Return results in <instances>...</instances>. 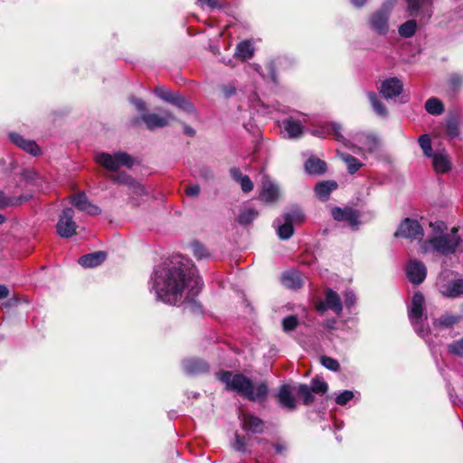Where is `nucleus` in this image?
Masks as SVG:
<instances>
[{"label": "nucleus", "mask_w": 463, "mask_h": 463, "mask_svg": "<svg viewBox=\"0 0 463 463\" xmlns=\"http://www.w3.org/2000/svg\"><path fill=\"white\" fill-rule=\"evenodd\" d=\"M196 269L186 260L171 261L161 275H156L154 288L157 297L164 302L176 305L182 298L186 287L194 285Z\"/></svg>", "instance_id": "nucleus-1"}, {"label": "nucleus", "mask_w": 463, "mask_h": 463, "mask_svg": "<svg viewBox=\"0 0 463 463\" xmlns=\"http://www.w3.org/2000/svg\"><path fill=\"white\" fill-rule=\"evenodd\" d=\"M216 379L225 384V389L233 392L250 402L260 403L266 401L269 388L266 382L259 383L255 387L252 380L241 373L221 370L215 373Z\"/></svg>", "instance_id": "nucleus-2"}, {"label": "nucleus", "mask_w": 463, "mask_h": 463, "mask_svg": "<svg viewBox=\"0 0 463 463\" xmlns=\"http://www.w3.org/2000/svg\"><path fill=\"white\" fill-rule=\"evenodd\" d=\"M392 9V4L383 3L379 9L374 11L368 19L371 30L379 35H385L389 31V20Z\"/></svg>", "instance_id": "nucleus-3"}, {"label": "nucleus", "mask_w": 463, "mask_h": 463, "mask_svg": "<svg viewBox=\"0 0 463 463\" xmlns=\"http://www.w3.org/2000/svg\"><path fill=\"white\" fill-rule=\"evenodd\" d=\"M97 162L109 171H118L122 165L132 167L134 165L132 156L126 152H118L114 155L100 153L97 156Z\"/></svg>", "instance_id": "nucleus-4"}, {"label": "nucleus", "mask_w": 463, "mask_h": 463, "mask_svg": "<svg viewBox=\"0 0 463 463\" xmlns=\"http://www.w3.org/2000/svg\"><path fill=\"white\" fill-rule=\"evenodd\" d=\"M460 241L461 239L458 235L449 234L433 236L428 240V242L432 246L434 250L444 256L454 254Z\"/></svg>", "instance_id": "nucleus-5"}, {"label": "nucleus", "mask_w": 463, "mask_h": 463, "mask_svg": "<svg viewBox=\"0 0 463 463\" xmlns=\"http://www.w3.org/2000/svg\"><path fill=\"white\" fill-rule=\"evenodd\" d=\"M74 210L66 207L62 210L56 224V232L61 238H71L77 233L78 225L74 222Z\"/></svg>", "instance_id": "nucleus-6"}, {"label": "nucleus", "mask_w": 463, "mask_h": 463, "mask_svg": "<svg viewBox=\"0 0 463 463\" xmlns=\"http://www.w3.org/2000/svg\"><path fill=\"white\" fill-rule=\"evenodd\" d=\"M424 236L423 228L417 220L405 218L400 223L397 231L394 232L396 238H405L410 240L421 241Z\"/></svg>", "instance_id": "nucleus-7"}, {"label": "nucleus", "mask_w": 463, "mask_h": 463, "mask_svg": "<svg viewBox=\"0 0 463 463\" xmlns=\"http://www.w3.org/2000/svg\"><path fill=\"white\" fill-rule=\"evenodd\" d=\"M331 214L335 221L345 222L352 228H357L361 223L360 211L349 206L344 208L335 206L332 208Z\"/></svg>", "instance_id": "nucleus-8"}, {"label": "nucleus", "mask_w": 463, "mask_h": 463, "mask_svg": "<svg viewBox=\"0 0 463 463\" xmlns=\"http://www.w3.org/2000/svg\"><path fill=\"white\" fill-rule=\"evenodd\" d=\"M175 119V116L168 110H165L162 116L156 113H144L143 122L148 130L168 126Z\"/></svg>", "instance_id": "nucleus-9"}, {"label": "nucleus", "mask_w": 463, "mask_h": 463, "mask_svg": "<svg viewBox=\"0 0 463 463\" xmlns=\"http://www.w3.org/2000/svg\"><path fill=\"white\" fill-rule=\"evenodd\" d=\"M71 203L80 212H85L90 215H99L101 209L93 204L84 192L72 194L69 197Z\"/></svg>", "instance_id": "nucleus-10"}, {"label": "nucleus", "mask_w": 463, "mask_h": 463, "mask_svg": "<svg viewBox=\"0 0 463 463\" xmlns=\"http://www.w3.org/2000/svg\"><path fill=\"white\" fill-rule=\"evenodd\" d=\"M275 398L277 399V402L281 408L289 411H295L297 409L298 403L295 397L293 396L292 387L290 384H281L275 394Z\"/></svg>", "instance_id": "nucleus-11"}, {"label": "nucleus", "mask_w": 463, "mask_h": 463, "mask_svg": "<svg viewBox=\"0 0 463 463\" xmlns=\"http://www.w3.org/2000/svg\"><path fill=\"white\" fill-rule=\"evenodd\" d=\"M203 282L201 278H197L194 280V285L191 286L187 296L184 299V309L188 313L200 314L202 313L201 304L194 299L202 289Z\"/></svg>", "instance_id": "nucleus-12"}, {"label": "nucleus", "mask_w": 463, "mask_h": 463, "mask_svg": "<svg viewBox=\"0 0 463 463\" xmlns=\"http://www.w3.org/2000/svg\"><path fill=\"white\" fill-rule=\"evenodd\" d=\"M406 274L411 283L419 285L424 281L427 269L423 262L413 260L409 261L406 267Z\"/></svg>", "instance_id": "nucleus-13"}, {"label": "nucleus", "mask_w": 463, "mask_h": 463, "mask_svg": "<svg viewBox=\"0 0 463 463\" xmlns=\"http://www.w3.org/2000/svg\"><path fill=\"white\" fill-rule=\"evenodd\" d=\"M241 421V428L245 431H249L252 434H262L265 431L266 426L264 420L252 413H243Z\"/></svg>", "instance_id": "nucleus-14"}, {"label": "nucleus", "mask_w": 463, "mask_h": 463, "mask_svg": "<svg viewBox=\"0 0 463 463\" xmlns=\"http://www.w3.org/2000/svg\"><path fill=\"white\" fill-rule=\"evenodd\" d=\"M425 298L420 291L413 293L411 298V306L409 309L408 316L412 324H418L421 320L424 313Z\"/></svg>", "instance_id": "nucleus-15"}, {"label": "nucleus", "mask_w": 463, "mask_h": 463, "mask_svg": "<svg viewBox=\"0 0 463 463\" xmlns=\"http://www.w3.org/2000/svg\"><path fill=\"white\" fill-rule=\"evenodd\" d=\"M403 84L397 77H392L384 80L380 88V92L386 99L396 98L402 94Z\"/></svg>", "instance_id": "nucleus-16"}, {"label": "nucleus", "mask_w": 463, "mask_h": 463, "mask_svg": "<svg viewBox=\"0 0 463 463\" xmlns=\"http://www.w3.org/2000/svg\"><path fill=\"white\" fill-rule=\"evenodd\" d=\"M9 138L14 145L33 156H38L42 154L40 146L34 140L25 139L23 136L15 132L10 133Z\"/></svg>", "instance_id": "nucleus-17"}, {"label": "nucleus", "mask_w": 463, "mask_h": 463, "mask_svg": "<svg viewBox=\"0 0 463 463\" xmlns=\"http://www.w3.org/2000/svg\"><path fill=\"white\" fill-rule=\"evenodd\" d=\"M107 259V253L103 250L81 256L78 262L83 268H95L101 265Z\"/></svg>", "instance_id": "nucleus-18"}, {"label": "nucleus", "mask_w": 463, "mask_h": 463, "mask_svg": "<svg viewBox=\"0 0 463 463\" xmlns=\"http://www.w3.org/2000/svg\"><path fill=\"white\" fill-rule=\"evenodd\" d=\"M32 194H21L19 196H8L5 192L0 191V210L7 207H15L24 204L31 200Z\"/></svg>", "instance_id": "nucleus-19"}, {"label": "nucleus", "mask_w": 463, "mask_h": 463, "mask_svg": "<svg viewBox=\"0 0 463 463\" xmlns=\"http://www.w3.org/2000/svg\"><path fill=\"white\" fill-rule=\"evenodd\" d=\"M441 294L448 298H458L463 296V279H455L444 285Z\"/></svg>", "instance_id": "nucleus-20"}, {"label": "nucleus", "mask_w": 463, "mask_h": 463, "mask_svg": "<svg viewBox=\"0 0 463 463\" xmlns=\"http://www.w3.org/2000/svg\"><path fill=\"white\" fill-rule=\"evenodd\" d=\"M305 170L310 175H323L326 172V163L317 156H310L305 162Z\"/></svg>", "instance_id": "nucleus-21"}, {"label": "nucleus", "mask_w": 463, "mask_h": 463, "mask_svg": "<svg viewBox=\"0 0 463 463\" xmlns=\"http://www.w3.org/2000/svg\"><path fill=\"white\" fill-rule=\"evenodd\" d=\"M338 184L335 181H321L315 185L314 191L320 200L328 199L329 194L337 188Z\"/></svg>", "instance_id": "nucleus-22"}, {"label": "nucleus", "mask_w": 463, "mask_h": 463, "mask_svg": "<svg viewBox=\"0 0 463 463\" xmlns=\"http://www.w3.org/2000/svg\"><path fill=\"white\" fill-rule=\"evenodd\" d=\"M326 302L329 309L333 310L335 314H341L343 310V304L339 295L331 288L326 290Z\"/></svg>", "instance_id": "nucleus-23"}, {"label": "nucleus", "mask_w": 463, "mask_h": 463, "mask_svg": "<svg viewBox=\"0 0 463 463\" xmlns=\"http://www.w3.org/2000/svg\"><path fill=\"white\" fill-rule=\"evenodd\" d=\"M184 368L189 373L196 374L207 373L210 366L204 360L190 359L185 362Z\"/></svg>", "instance_id": "nucleus-24"}, {"label": "nucleus", "mask_w": 463, "mask_h": 463, "mask_svg": "<svg viewBox=\"0 0 463 463\" xmlns=\"http://www.w3.org/2000/svg\"><path fill=\"white\" fill-rule=\"evenodd\" d=\"M460 320L459 315H452V314H443L439 318L435 319L433 322V326L435 327L446 329L450 328L454 325L458 324Z\"/></svg>", "instance_id": "nucleus-25"}, {"label": "nucleus", "mask_w": 463, "mask_h": 463, "mask_svg": "<svg viewBox=\"0 0 463 463\" xmlns=\"http://www.w3.org/2000/svg\"><path fill=\"white\" fill-rule=\"evenodd\" d=\"M431 157H433V167L437 173L444 174L450 170L451 164L447 156L434 154Z\"/></svg>", "instance_id": "nucleus-26"}, {"label": "nucleus", "mask_w": 463, "mask_h": 463, "mask_svg": "<svg viewBox=\"0 0 463 463\" xmlns=\"http://www.w3.org/2000/svg\"><path fill=\"white\" fill-rule=\"evenodd\" d=\"M262 201L266 203H273L279 197V188L276 184L269 183L264 184L262 191L260 194Z\"/></svg>", "instance_id": "nucleus-27"}, {"label": "nucleus", "mask_w": 463, "mask_h": 463, "mask_svg": "<svg viewBox=\"0 0 463 463\" xmlns=\"http://www.w3.org/2000/svg\"><path fill=\"white\" fill-rule=\"evenodd\" d=\"M282 283L288 288H300L303 285L300 276L294 271H288L283 274Z\"/></svg>", "instance_id": "nucleus-28"}, {"label": "nucleus", "mask_w": 463, "mask_h": 463, "mask_svg": "<svg viewBox=\"0 0 463 463\" xmlns=\"http://www.w3.org/2000/svg\"><path fill=\"white\" fill-rule=\"evenodd\" d=\"M297 395L302 399V402L306 406H310L315 402V397L310 391L308 384L300 383L296 389Z\"/></svg>", "instance_id": "nucleus-29"}, {"label": "nucleus", "mask_w": 463, "mask_h": 463, "mask_svg": "<svg viewBox=\"0 0 463 463\" xmlns=\"http://www.w3.org/2000/svg\"><path fill=\"white\" fill-rule=\"evenodd\" d=\"M310 391L313 394L324 395L328 392V384L327 383L318 375L313 377L310 381Z\"/></svg>", "instance_id": "nucleus-30"}, {"label": "nucleus", "mask_w": 463, "mask_h": 463, "mask_svg": "<svg viewBox=\"0 0 463 463\" xmlns=\"http://www.w3.org/2000/svg\"><path fill=\"white\" fill-rule=\"evenodd\" d=\"M22 177L29 184L34 185L38 188H43V184L44 183L43 178L34 171L33 169H24L22 172Z\"/></svg>", "instance_id": "nucleus-31"}, {"label": "nucleus", "mask_w": 463, "mask_h": 463, "mask_svg": "<svg viewBox=\"0 0 463 463\" xmlns=\"http://www.w3.org/2000/svg\"><path fill=\"white\" fill-rule=\"evenodd\" d=\"M170 103L187 113L194 112V105L185 97L181 96L178 92L174 94Z\"/></svg>", "instance_id": "nucleus-32"}, {"label": "nucleus", "mask_w": 463, "mask_h": 463, "mask_svg": "<svg viewBox=\"0 0 463 463\" xmlns=\"http://www.w3.org/2000/svg\"><path fill=\"white\" fill-rule=\"evenodd\" d=\"M284 128L290 137H298L303 133V126L299 120L291 118L285 120Z\"/></svg>", "instance_id": "nucleus-33"}, {"label": "nucleus", "mask_w": 463, "mask_h": 463, "mask_svg": "<svg viewBox=\"0 0 463 463\" xmlns=\"http://www.w3.org/2000/svg\"><path fill=\"white\" fill-rule=\"evenodd\" d=\"M368 99L373 109V110L378 114L379 116H387L388 110L384 104L380 100L377 94L373 91H369L367 93Z\"/></svg>", "instance_id": "nucleus-34"}, {"label": "nucleus", "mask_w": 463, "mask_h": 463, "mask_svg": "<svg viewBox=\"0 0 463 463\" xmlns=\"http://www.w3.org/2000/svg\"><path fill=\"white\" fill-rule=\"evenodd\" d=\"M425 109L431 115H440L444 111V105L439 99L431 97L425 102Z\"/></svg>", "instance_id": "nucleus-35"}, {"label": "nucleus", "mask_w": 463, "mask_h": 463, "mask_svg": "<svg viewBox=\"0 0 463 463\" xmlns=\"http://www.w3.org/2000/svg\"><path fill=\"white\" fill-rule=\"evenodd\" d=\"M259 215V213L253 208H248L241 211L237 221L241 225L246 226L251 223Z\"/></svg>", "instance_id": "nucleus-36"}, {"label": "nucleus", "mask_w": 463, "mask_h": 463, "mask_svg": "<svg viewBox=\"0 0 463 463\" xmlns=\"http://www.w3.org/2000/svg\"><path fill=\"white\" fill-rule=\"evenodd\" d=\"M417 30V22L414 19L408 20L399 26L398 33L402 37L410 38L413 36Z\"/></svg>", "instance_id": "nucleus-37"}, {"label": "nucleus", "mask_w": 463, "mask_h": 463, "mask_svg": "<svg viewBox=\"0 0 463 463\" xmlns=\"http://www.w3.org/2000/svg\"><path fill=\"white\" fill-rule=\"evenodd\" d=\"M236 56L247 60L253 56V49L248 41L241 42L236 47Z\"/></svg>", "instance_id": "nucleus-38"}, {"label": "nucleus", "mask_w": 463, "mask_h": 463, "mask_svg": "<svg viewBox=\"0 0 463 463\" xmlns=\"http://www.w3.org/2000/svg\"><path fill=\"white\" fill-rule=\"evenodd\" d=\"M284 220H287L291 224L294 222H303L305 220L304 211L299 207H293L290 212L284 214Z\"/></svg>", "instance_id": "nucleus-39"}, {"label": "nucleus", "mask_w": 463, "mask_h": 463, "mask_svg": "<svg viewBox=\"0 0 463 463\" xmlns=\"http://www.w3.org/2000/svg\"><path fill=\"white\" fill-rule=\"evenodd\" d=\"M342 158L346 164L347 171L350 175H354L363 166L359 159L350 154L343 155Z\"/></svg>", "instance_id": "nucleus-40"}, {"label": "nucleus", "mask_w": 463, "mask_h": 463, "mask_svg": "<svg viewBox=\"0 0 463 463\" xmlns=\"http://www.w3.org/2000/svg\"><path fill=\"white\" fill-rule=\"evenodd\" d=\"M408 4L407 11L410 16H417L420 10L429 3L431 5V0H406Z\"/></svg>", "instance_id": "nucleus-41"}, {"label": "nucleus", "mask_w": 463, "mask_h": 463, "mask_svg": "<svg viewBox=\"0 0 463 463\" xmlns=\"http://www.w3.org/2000/svg\"><path fill=\"white\" fill-rule=\"evenodd\" d=\"M277 233L280 240H288L294 234L293 224L285 220V222L278 228Z\"/></svg>", "instance_id": "nucleus-42"}, {"label": "nucleus", "mask_w": 463, "mask_h": 463, "mask_svg": "<svg viewBox=\"0 0 463 463\" xmlns=\"http://www.w3.org/2000/svg\"><path fill=\"white\" fill-rule=\"evenodd\" d=\"M299 324L298 317L296 315H289L283 318L282 328L286 333L295 331Z\"/></svg>", "instance_id": "nucleus-43"}, {"label": "nucleus", "mask_w": 463, "mask_h": 463, "mask_svg": "<svg viewBox=\"0 0 463 463\" xmlns=\"http://www.w3.org/2000/svg\"><path fill=\"white\" fill-rule=\"evenodd\" d=\"M419 145L423 151L424 156L431 157L434 154L432 153L431 140L429 135L423 134L420 136L418 139Z\"/></svg>", "instance_id": "nucleus-44"}, {"label": "nucleus", "mask_w": 463, "mask_h": 463, "mask_svg": "<svg viewBox=\"0 0 463 463\" xmlns=\"http://www.w3.org/2000/svg\"><path fill=\"white\" fill-rule=\"evenodd\" d=\"M125 186L128 187L130 194L139 196L144 195L146 194L145 187L132 175L130 177V180L128 181Z\"/></svg>", "instance_id": "nucleus-45"}, {"label": "nucleus", "mask_w": 463, "mask_h": 463, "mask_svg": "<svg viewBox=\"0 0 463 463\" xmlns=\"http://www.w3.org/2000/svg\"><path fill=\"white\" fill-rule=\"evenodd\" d=\"M191 248L194 256L197 260H202L204 258H208L210 256V253L208 252L207 249L199 241H193L191 243Z\"/></svg>", "instance_id": "nucleus-46"}, {"label": "nucleus", "mask_w": 463, "mask_h": 463, "mask_svg": "<svg viewBox=\"0 0 463 463\" xmlns=\"http://www.w3.org/2000/svg\"><path fill=\"white\" fill-rule=\"evenodd\" d=\"M131 175L127 174L126 172H119L114 175H109L108 178L111 180L113 183L125 186L128 180H130Z\"/></svg>", "instance_id": "nucleus-47"}, {"label": "nucleus", "mask_w": 463, "mask_h": 463, "mask_svg": "<svg viewBox=\"0 0 463 463\" xmlns=\"http://www.w3.org/2000/svg\"><path fill=\"white\" fill-rule=\"evenodd\" d=\"M448 350L454 355L463 357V337L449 344L448 345Z\"/></svg>", "instance_id": "nucleus-48"}, {"label": "nucleus", "mask_w": 463, "mask_h": 463, "mask_svg": "<svg viewBox=\"0 0 463 463\" xmlns=\"http://www.w3.org/2000/svg\"><path fill=\"white\" fill-rule=\"evenodd\" d=\"M321 364L327 369L337 372L340 369V364L336 359L329 356H322Z\"/></svg>", "instance_id": "nucleus-49"}, {"label": "nucleus", "mask_w": 463, "mask_h": 463, "mask_svg": "<svg viewBox=\"0 0 463 463\" xmlns=\"http://www.w3.org/2000/svg\"><path fill=\"white\" fill-rule=\"evenodd\" d=\"M446 134L451 138H454L458 136L459 129H458V124L457 120L450 119L447 122Z\"/></svg>", "instance_id": "nucleus-50"}, {"label": "nucleus", "mask_w": 463, "mask_h": 463, "mask_svg": "<svg viewBox=\"0 0 463 463\" xmlns=\"http://www.w3.org/2000/svg\"><path fill=\"white\" fill-rule=\"evenodd\" d=\"M155 93L156 94L157 97H159L163 100L170 103L172 97H174V94L175 92L165 90L164 87H156L155 89Z\"/></svg>", "instance_id": "nucleus-51"}, {"label": "nucleus", "mask_w": 463, "mask_h": 463, "mask_svg": "<svg viewBox=\"0 0 463 463\" xmlns=\"http://www.w3.org/2000/svg\"><path fill=\"white\" fill-rule=\"evenodd\" d=\"M354 398V392L352 391L345 390L335 398V403L341 406L345 405Z\"/></svg>", "instance_id": "nucleus-52"}, {"label": "nucleus", "mask_w": 463, "mask_h": 463, "mask_svg": "<svg viewBox=\"0 0 463 463\" xmlns=\"http://www.w3.org/2000/svg\"><path fill=\"white\" fill-rule=\"evenodd\" d=\"M331 128V135L334 136L335 139L338 142H345V137L341 133L342 127L340 124L333 122V125L330 126Z\"/></svg>", "instance_id": "nucleus-53"}, {"label": "nucleus", "mask_w": 463, "mask_h": 463, "mask_svg": "<svg viewBox=\"0 0 463 463\" xmlns=\"http://www.w3.org/2000/svg\"><path fill=\"white\" fill-rule=\"evenodd\" d=\"M234 449L240 452L246 451V438L244 436H241L238 433L235 434Z\"/></svg>", "instance_id": "nucleus-54"}, {"label": "nucleus", "mask_w": 463, "mask_h": 463, "mask_svg": "<svg viewBox=\"0 0 463 463\" xmlns=\"http://www.w3.org/2000/svg\"><path fill=\"white\" fill-rule=\"evenodd\" d=\"M241 188L243 193L248 194L253 189V183L248 175H244L243 178L239 182Z\"/></svg>", "instance_id": "nucleus-55"}, {"label": "nucleus", "mask_w": 463, "mask_h": 463, "mask_svg": "<svg viewBox=\"0 0 463 463\" xmlns=\"http://www.w3.org/2000/svg\"><path fill=\"white\" fill-rule=\"evenodd\" d=\"M364 144L367 146L369 151L373 152L377 149L379 142L376 137L369 135L366 137Z\"/></svg>", "instance_id": "nucleus-56"}, {"label": "nucleus", "mask_w": 463, "mask_h": 463, "mask_svg": "<svg viewBox=\"0 0 463 463\" xmlns=\"http://www.w3.org/2000/svg\"><path fill=\"white\" fill-rule=\"evenodd\" d=\"M344 298L346 307L350 308L355 304L356 298L352 290H346L344 294Z\"/></svg>", "instance_id": "nucleus-57"}, {"label": "nucleus", "mask_w": 463, "mask_h": 463, "mask_svg": "<svg viewBox=\"0 0 463 463\" xmlns=\"http://www.w3.org/2000/svg\"><path fill=\"white\" fill-rule=\"evenodd\" d=\"M331 125H333V122H328V123H326V124L320 126L316 130L317 135L323 137L327 135H331V128H330Z\"/></svg>", "instance_id": "nucleus-58"}, {"label": "nucleus", "mask_w": 463, "mask_h": 463, "mask_svg": "<svg viewBox=\"0 0 463 463\" xmlns=\"http://www.w3.org/2000/svg\"><path fill=\"white\" fill-rule=\"evenodd\" d=\"M201 188L198 184L186 186L184 189V193L187 196L196 197L199 195Z\"/></svg>", "instance_id": "nucleus-59"}, {"label": "nucleus", "mask_w": 463, "mask_h": 463, "mask_svg": "<svg viewBox=\"0 0 463 463\" xmlns=\"http://www.w3.org/2000/svg\"><path fill=\"white\" fill-rule=\"evenodd\" d=\"M132 103L136 106L137 109L141 112L142 114L147 113V107L146 102L141 99H133Z\"/></svg>", "instance_id": "nucleus-60"}, {"label": "nucleus", "mask_w": 463, "mask_h": 463, "mask_svg": "<svg viewBox=\"0 0 463 463\" xmlns=\"http://www.w3.org/2000/svg\"><path fill=\"white\" fill-rule=\"evenodd\" d=\"M230 175L232 177V179L234 181H236L237 183H239L241 180V178H243V176H244V175H242L240 168H237V167H232L230 169Z\"/></svg>", "instance_id": "nucleus-61"}, {"label": "nucleus", "mask_w": 463, "mask_h": 463, "mask_svg": "<svg viewBox=\"0 0 463 463\" xmlns=\"http://www.w3.org/2000/svg\"><path fill=\"white\" fill-rule=\"evenodd\" d=\"M272 446L275 449V452L279 455L284 454L288 449L287 445L280 441H277V442L273 443Z\"/></svg>", "instance_id": "nucleus-62"}, {"label": "nucleus", "mask_w": 463, "mask_h": 463, "mask_svg": "<svg viewBox=\"0 0 463 463\" xmlns=\"http://www.w3.org/2000/svg\"><path fill=\"white\" fill-rule=\"evenodd\" d=\"M222 90L226 98H230L236 93L235 87L232 85H224L222 87Z\"/></svg>", "instance_id": "nucleus-63"}, {"label": "nucleus", "mask_w": 463, "mask_h": 463, "mask_svg": "<svg viewBox=\"0 0 463 463\" xmlns=\"http://www.w3.org/2000/svg\"><path fill=\"white\" fill-rule=\"evenodd\" d=\"M337 321L335 318H328L323 322V326L328 330H335Z\"/></svg>", "instance_id": "nucleus-64"}]
</instances>
